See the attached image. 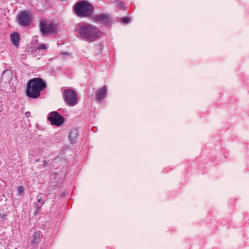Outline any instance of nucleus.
<instances>
[{
	"instance_id": "obj_16",
	"label": "nucleus",
	"mask_w": 249,
	"mask_h": 249,
	"mask_svg": "<svg viewBox=\"0 0 249 249\" xmlns=\"http://www.w3.org/2000/svg\"><path fill=\"white\" fill-rule=\"evenodd\" d=\"M38 201L40 202V203H42V200L40 198L38 200Z\"/></svg>"
},
{
	"instance_id": "obj_7",
	"label": "nucleus",
	"mask_w": 249,
	"mask_h": 249,
	"mask_svg": "<svg viewBox=\"0 0 249 249\" xmlns=\"http://www.w3.org/2000/svg\"><path fill=\"white\" fill-rule=\"evenodd\" d=\"M49 121L55 126H60L64 122V119L60 116L57 112H52L49 114L48 118Z\"/></svg>"
},
{
	"instance_id": "obj_13",
	"label": "nucleus",
	"mask_w": 249,
	"mask_h": 249,
	"mask_svg": "<svg viewBox=\"0 0 249 249\" xmlns=\"http://www.w3.org/2000/svg\"><path fill=\"white\" fill-rule=\"evenodd\" d=\"M18 191L19 195L22 194L24 192L23 188L22 186H19L18 188Z\"/></svg>"
},
{
	"instance_id": "obj_4",
	"label": "nucleus",
	"mask_w": 249,
	"mask_h": 249,
	"mask_svg": "<svg viewBox=\"0 0 249 249\" xmlns=\"http://www.w3.org/2000/svg\"><path fill=\"white\" fill-rule=\"evenodd\" d=\"M64 100L65 103L70 106H74L78 102L77 93L71 89H66L63 92Z\"/></svg>"
},
{
	"instance_id": "obj_10",
	"label": "nucleus",
	"mask_w": 249,
	"mask_h": 249,
	"mask_svg": "<svg viewBox=\"0 0 249 249\" xmlns=\"http://www.w3.org/2000/svg\"><path fill=\"white\" fill-rule=\"evenodd\" d=\"M20 36L18 33H14L11 35V40L16 46L18 45Z\"/></svg>"
},
{
	"instance_id": "obj_14",
	"label": "nucleus",
	"mask_w": 249,
	"mask_h": 249,
	"mask_svg": "<svg viewBox=\"0 0 249 249\" xmlns=\"http://www.w3.org/2000/svg\"><path fill=\"white\" fill-rule=\"evenodd\" d=\"M122 21L124 23H126L129 21V18L128 17H124L122 19Z\"/></svg>"
},
{
	"instance_id": "obj_8",
	"label": "nucleus",
	"mask_w": 249,
	"mask_h": 249,
	"mask_svg": "<svg viewBox=\"0 0 249 249\" xmlns=\"http://www.w3.org/2000/svg\"><path fill=\"white\" fill-rule=\"evenodd\" d=\"M107 92V87L104 86L102 88L98 90L96 93V99L98 101L103 100L106 96Z\"/></svg>"
},
{
	"instance_id": "obj_1",
	"label": "nucleus",
	"mask_w": 249,
	"mask_h": 249,
	"mask_svg": "<svg viewBox=\"0 0 249 249\" xmlns=\"http://www.w3.org/2000/svg\"><path fill=\"white\" fill-rule=\"evenodd\" d=\"M46 87V84L41 78H34L30 79L27 84L26 94L33 99L37 98L41 91Z\"/></svg>"
},
{
	"instance_id": "obj_17",
	"label": "nucleus",
	"mask_w": 249,
	"mask_h": 249,
	"mask_svg": "<svg viewBox=\"0 0 249 249\" xmlns=\"http://www.w3.org/2000/svg\"><path fill=\"white\" fill-rule=\"evenodd\" d=\"M123 6H124V5H123V4L122 3H120V6H121V7H123Z\"/></svg>"
},
{
	"instance_id": "obj_12",
	"label": "nucleus",
	"mask_w": 249,
	"mask_h": 249,
	"mask_svg": "<svg viewBox=\"0 0 249 249\" xmlns=\"http://www.w3.org/2000/svg\"><path fill=\"white\" fill-rule=\"evenodd\" d=\"M39 237V233L38 232H35L34 235V239L32 241V242L35 244L37 243L38 242Z\"/></svg>"
},
{
	"instance_id": "obj_15",
	"label": "nucleus",
	"mask_w": 249,
	"mask_h": 249,
	"mask_svg": "<svg viewBox=\"0 0 249 249\" xmlns=\"http://www.w3.org/2000/svg\"><path fill=\"white\" fill-rule=\"evenodd\" d=\"M37 49L39 50V49H42V50H46L47 49V47L46 46L45 44H41L40 45H39L37 48Z\"/></svg>"
},
{
	"instance_id": "obj_2",
	"label": "nucleus",
	"mask_w": 249,
	"mask_h": 249,
	"mask_svg": "<svg viewBox=\"0 0 249 249\" xmlns=\"http://www.w3.org/2000/svg\"><path fill=\"white\" fill-rule=\"evenodd\" d=\"M78 33L85 40L92 42L102 36L101 31L90 24H84L79 26Z\"/></svg>"
},
{
	"instance_id": "obj_5",
	"label": "nucleus",
	"mask_w": 249,
	"mask_h": 249,
	"mask_svg": "<svg viewBox=\"0 0 249 249\" xmlns=\"http://www.w3.org/2000/svg\"><path fill=\"white\" fill-rule=\"evenodd\" d=\"M39 28L41 32L44 35L53 34L55 31V27L54 24L48 22L44 19L40 20Z\"/></svg>"
},
{
	"instance_id": "obj_11",
	"label": "nucleus",
	"mask_w": 249,
	"mask_h": 249,
	"mask_svg": "<svg viewBox=\"0 0 249 249\" xmlns=\"http://www.w3.org/2000/svg\"><path fill=\"white\" fill-rule=\"evenodd\" d=\"M78 136V131L74 130L71 131L69 134V137L72 142L74 141Z\"/></svg>"
},
{
	"instance_id": "obj_6",
	"label": "nucleus",
	"mask_w": 249,
	"mask_h": 249,
	"mask_svg": "<svg viewBox=\"0 0 249 249\" xmlns=\"http://www.w3.org/2000/svg\"><path fill=\"white\" fill-rule=\"evenodd\" d=\"M32 16L30 13L27 11L20 12L18 17V23L24 26L29 25L32 21Z\"/></svg>"
},
{
	"instance_id": "obj_9",
	"label": "nucleus",
	"mask_w": 249,
	"mask_h": 249,
	"mask_svg": "<svg viewBox=\"0 0 249 249\" xmlns=\"http://www.w3.org/2000/svg\"><path fill=\"white\" fill-rule=\"evenodd\" d=\"M95 18L98 21H103L106 23H108L110 19L108 15L104 14L96 15Z\"/></svg>"
},
{
	"instance_id": "obj_3",
	"label": "nucleus",
	"mask_w": 249,
	"mask_h": 249,
	"mask_svg": "<svg viewBox=\"0 0 249 249\" xmlns=\"http://www.w3.org/2000/svg\"><path fill=\"white\" fill-rule=\"evenodd\" d=\"M73 10L76 15L81 18L88 17L93 12L92 6L87 0H82L76 3Z\"/></svg>"
}]
</instances>
